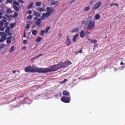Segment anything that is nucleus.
<instances>
[{"label": "nucleus", "mask_w": 125, "mask_h": 125, "mask_svg": "<svg viewBox=\"0 0 125 125\" xmlns=\"http://www.w3.org/2000/svg\"><path fill=\"white\" fill-rule=\"evenodd\" d=\"M72 63L69 60H67L64 62L62 63L61 61L60 62V64H58L56 65H54L50 67L51 68H53L54 67H57L56 69L54 70L51 69L47 68L45 69L43 71L44 73H46L49 72H51L53 71H55L62 68L65 67H66L68 66L69 65L71 64Z\"/></svg>", "instance_id": "nucleus-1"}, {"label": "nucleus", "mask_w": 125, "mask_h": 125, "mask_svg": "<svg viewBox=\"0 0 125 125\" xmlns=\"http://www.w3.org/2000/svg\"><path fill=\"white\" fill-rule=\"evenodd\" d=\"M92 16H89L87 18L86 22V24L88 23L87 29L88 30H91L94 26L95 23L94 21L92 20Z\"/></svg>", "instance_id": "nucleus-2"}, {"label": "nucleus", "mask_w": 125, "mask_h": 125, "mask_svg": "<svg viewBox=\"0 0 125 125\" xmlns=\"http://www.w3.org/2000/svg\"><path fill=\"white\" fill-rule=\"evenodd\" d=\"M46 9L47 11L46 13H44L42 14L41 18L42 19L44 20L45 18L48 17L50 15L51 13L54 12L55 10L53 8L48 7L46 8Z\"/></svg>", "instance_id": "nucleus-3"}, {"label": "nucleus", "mask_w": 125, "mask_h": 125, "mask_svg": "<svg viewBox=\"0 0 125 125\" xmlns=\"http://www.w3.org/2000/svg\"><path fill=\"white\" fill-rule=\"evenodd\" d=\"M71 98L70 96L68 97H66L65 96H62L61 98V100L66 103H69L70 102Z\"/></svg>", "instance_id": "nucleus-4"}, {"label": "nucleus", "mask_w": 125, "mask_h": 125, "mask_svg": "<svg viewBox=\"0 0 125 125\" xmlns=\"http://www.w3.org/2000/svg\"><path fill=\"white\" fill-rule=\"evenodd\" d=\"M24 70L26 72H29L33 73L37 71L35 69L33 68L31 65L26 67L24 69Z\"/></svg>", "instance_id": "nucleus-5"}, {"label": "nucleus", "mask_w": 125, "mask_h": 125, "mask_svg": "<svg viewBox=\"0 0 125 125\" xmlns=\"http://www.w3.org/2000/svg\"><path fill=\"white\" fill-rule=\"evenodd\" d=\"M101 4V2L99 1L97 2L93 7L92 10H96L99 8Z\"/></svg>", "instance_id": "nucleus-6"}, {"label": "nucleus", "mask_w": 125, "mask_h": 125, "mask_svg": "<svg viewBox=\"0 0 125 125\" xmlns=\"http://www.w3.org/2000/svg\"><path fill=\"white\" fill-rule=\"evenodd\" d=\"M3 35L1 36V38L0 37V42L4 41L7 38L6 36L7 34L6 33H4Z\"/></svg>", "instance_id": "nucleus-7"}, {"label": "nucleus", "mask_w": 125, "mask_h": 125, "mask_svg": "<svg viewBox=\"0 0 125 125\" xmlns=\"http://www.w3.org/2000/svg\"><path fill=\"white\" fill-rule=\"evenodd\" d=\"M71 43V40L69 39L68 36L67 37L66 41L65 42V43L67 46L70 45Z\"/></svg>", "instance_id": "nucleus-8"}, {"label": "nucleus", "mask_w": 125, "mask_h": 125, "mask_svg": "<svg viewBox=\"0 0 125 125\" xmlns=\"http://www.w3.org/2000/svg\"><path fill=\"white\" fill-rule=\"evenodd\" d=\"M12 6L14 10L17 11H19L20 9L21 8V7L20 6H16L15 5H12Z\"/></svg>", "instance_id": "nucleus-9"}, {"label": "nucleus", "mask_w": 125, "mask_h": 125, "mask_svg": "<svg viewBox=\"0 0 125 125\" xmlns=\"http://www.w3.org/2000/svg\"><path fill=\"white\" fill-rule=\"evenodd\" d=\"M42 20L41 19L39 18L36 20L35 22V24L38 26H39L41 23Z\"/></svg>", "instance_id": "nucleus-10"}, {"label": "nucleus", "mask_w": 125, "mask_h": 125, "mask_svg": "<svg viewBox=\"0 0 125 125\" xmlns=\"http://www.w3.org/2000/svg\"><path fill=\"white\" fill-rule=\"evenodd\" d=\"M12 37H13V36H10V37L7 38V40L6 41V42L8 44H10L11 42V39Z\"/></svg>", "instance_id": "nucleus-11"}, {"label": "nucleus", "mask_w": 125, "mask_h": 125, "mask_svg": "<svg viewBox=\"0 0 125 125\" xmlns=\"http://www.w3.org/2000/svg\"><path fill=\"white\" fill-rule=\"evenodd\" d=\"M79 31V29L76 28H74L73 29L72 31H71V33L76 32H78Z\"/></svg>", "instance_id": "nucleus-12"}, {"label": "nucleus", "mask_w": 125, "mask_h": 125, "mask_svg": "<svg viewBox=\"0 0 125 125\" xmlns=\"http://www.w3.org/2000/svg\"><path fill=\"white\" fill-rule=\"evenodd\" d=\"M79 35L78 34H75L72 38L73 41V42H76V38Z\"/></svg>", "instance_id": "nucleus-13"}, {"label": "nucleus", "mask_w": 125, "mask_h": 125, "mask_svg": "<svg viewBox=\"0 0 125 125\" xmlns=\"http://www.w3.org/2000/svg\"><path fill=\"white\" fill-rule=\"evenodd\" d=\"M88 40L90 41V42L92 43H94V46H95V44L97 42V41L96 40H91L90 39H88Z\"/></svg>", "instance_id": "nucleus-14"}, {"label": "nucleus", "mask_w": 125, "mask_h": 125, "mask_svg": "<svg viewBox=\"0 0 125 125\" xmlns=\"http://www.w3.org/2000/svg\"><path fill=\"white\" fill-rule=\"evenodd\" d=\"M33 12L34 13V15L35 16L38 17H40V14L39 13L35 11H33Z\"/></svg>", "instance_id": "nucleus-15"}, {"label": "nucleus", "mask_w": 125, "mask_h": 125, "mask_svg": "<svg viewBox=\"0 0 125 125\" xmlns=\"http://www.w3.org/2000/svg\"><path fill=\"white\" fill-rule=\"evenodd\" d=\"M62 94L64 95L68 96L70 95V93L66 90L63 91L62 92Z\"/></svg>", "instance_id": "nucleus-16"}, {"label": "nucleus", "mask_w": 125, "mask_h": 125, "mask_svg": "<svg viewBox=\"0 0 125 125\" xmlns=\"http://www.w3.org/2000/svg\"><path fill=\"white\" fill-rule=\"evenodd\" d=\"M43 55V54H39V55H37V56H36V57H35L33 58L32 59H30V61H31V62H33V60L41 56H42V55Z\"/></svg>", "instance_id": "nucleus-17"}, {"label": "nucleus", "mask_w": 125, "mask_h": 125, "mask_svg": "<svg viewBox=\"0 0 125 125\" xmlns=\"http://www.w3.org/2000/svg\"><path fill=\"white\" fill-rule=\"evenodd\" d=\"M85 35V32L84 31H82L80 33V36L82 38H83Z\"/></svg>", "instance_id": "nucleus-18"}, {"label": "nucleus", "mask_w": 125, "mask_h": 125, "mask_svg": "<svg viewBox=\"0 0 125 125\" xmlns=\"http://www.w3.org/2000/svg\"><path fill=\"white\" fill-rule=\"evenodd\" d=\"M33 4V2H31L28 6L27 7V9H30L32 7V5Z\"/></svg>", "instance_id": "nucleus-19"}, {"label": "nucleus", "mask_w": 125, "mask_h": 125, "mask_svg": "<svg viewBox=\"0 0 125 125\" xmlns=\"http://www.w3.org/2000/svg\"><path fill=\"white\" fill-rule=\"evenodd\" d=\"M6 13H11L12 12L11 9L8 8L6 9Z\"/></svg>", "instance_id": "nucleus-20"}, {"label": "nucleus", "mask_w": 125, "mask_h": 125, "mask_svg": "<svg viewBox=\"0 0 125 125\" xmlns=\"http://www.w3.org/2000/svg\"><path fill=\"white\" fill-rule=\"evenodd\" d=\"M42 38L40 37H38L36 40V42L38 43L40 42L42 40Z\"/></svg>", "instance_id": "nucleus-21"}, {"label": "nucleus", "mask_w": 125, "mask_h": 125, "mask_svg": "<svg viewBox=\"0 0 125 125\" xmlns=\"http://www.w3.org/2000/svg\"><path fill=\"white\" fill-rule=\"evenodd\" d=\"M32 34L34 35H36L37 33V31L35 30H33L32 31Z\"/></svg>", "instance_id": "nucleus-22"}, {"label": "nucleus", "mask_w": 125, "mask_h": 125, "mask_svg": "<svg viewBox=\"0 0 125 125\" xmlns=\"http://www.w3.org/2000/svg\"><path fill=\"white\" fill-rule=\"evenodd\" d=\"M51 4L52 5H54L55 4H57L58 3L56 1H52L50 2Z\"/></svg>", "instance_id": "nucleus-23"}, {"label": "nucleus", "mask_w": 125, "mask_h": 125, "mask_svg": "<svg viewBox=\"0 0 125 125\" xmlns=\"http://www.w3.org/2000/svg\"><path fill=\"white\" fill-rule=\"evenodd\" d=\"M13 5H15L16 6H20V4L17 1H13Z\"/></svg>", "instance_id": "nucleus-24"}, {"label": "nucleus", "mask_w": 125, "mask_h": 125, "mask_svg": "<svg viewBox=\"0 0 125 125\" xmlns=\"http://www.w3.org/2000/svg\"><path fill=\"white\" fill-rule=\"evenodd\" d=\"M90 9V8L89 7H85L84 10L83 11H88Z\"/></svg>", "instance_id": "nucleus-25"}, {"label": "nucleus", "mask_w": 125, "mask_h": 125, "mask_svg": "<svg viewBox=\"0 0 125 125\" xmlns=\"http://www.w3.org/2000/svg\"><path fill=\"white\" fill-rule=\"evenodd\" d=\"M100 17V15L99 14H97L95 15V19L96 20L98 19Z\"/></svg>", "instance_id": "nucleus-26"}, {"label": "nucleus", "mask_w": 125, "mask_h": 125, "mask_svg": "<svg viewBox=\"0 0 125 125\" xmlns=\"http://www.w3.org/2000/svg\"><path fill=\"white\" fill-rule=\"evenodd\" d=\"M114 5H115L116 6H117L118 7V3H112L110 4V6H112Z\"/></svg>", "instance_id": "nucleus-27"}, {"label": "nucleus", "mask_w": 125, "mask_h": 125, "mask_svg": "<svg viewBox=\"0 0 125 125\" xmlns=\"http://www.w3.org/2000/svg\"><path fill=\"white\" fill-rule=\"evenodd\" d=\"M68 81V80L67 79H65L64 80L60 82H59V83H64L65 82H66Z\"/></svg>", "instance_id": "nucleus-28"}, {"label": "nucleus", "mask_w": 125, "mask_h": 125, "mask_svg": "<svg viewBox=\"0 0 125 125\" xmlns=\"http://www.w3.org/2000/svg\"><path fill=\"white\" fill-rule=\"evenodd\" d=\"M37 11H39L41 12L44 11V10L42 8H41L40 7L38 8L37 9Z\"/></svg>", "instance_id": "nucleus-29"}, {"label": "nucleus", "mask_w": 125, "mask_h": 125, "mask_svg": "<svg viewBox=\"0 0 125 125\" xmlns=\"http://www.w3.org/2000/svg\"><path fill=\"white\" fill-rule=\"evenodd\" d=\"M12 2V0H7L6 1V4H7L9 3H11Z\"/></svg>", "instance_id": "nucleus-30"}, {"label": "nucleus", "mask_w": 125, "mask_h": 125, "mask_svg": "<svg viewBox=\"0 0 125 125\" xmlns=\"http://www.w3.org/2000/svg\"><path fill=\"white\" fill-rule=\"evenodd\" d=\"M51 27L50 26H49L47 27L45 29V32L47 33L49 30L50 29Z\"/></svg>", "instance_id": "nucleus-31"}, {"label": "nucleus", "mask_w": 125, "mask_h": 125, "mask_svg": "<svg viewBox=\"0 0 125 125\" xmlns=\"http://www.w3.org/2000/svg\"><path fill=\"white\" fill-rule=\"evenodd\" d=\"M41 4V3L40 2H37L36 3V5L37 6H39Z\"/></svg>", "instance_id": "nucleus-32"}, {"label": "nucleus", "mask_w": 125, "mask_h": 125, "mask_svg": "<svg viewBox=\"0 0 125 125\" xmlns=\"http://www.w3.org/2000/svg\"><path fill=\"white\" fill-rule=\"evenodd\" d=\"M10 27H7V29L5 30V31L6 33H8V32H10Z\"/></svg>", "instance_id": "nucleus-33"}, {"label": "nucleus", "mask_w": 125, "mask_h": 125, "mask_svg": "<svg viewBox=\"0 0 125 125\" xmlns=\"http://www.w3.org/2000/svg\"><path fill=\"white\" fill-rule=\"evenodd\" d=\"M18 15V12H15L13 16L15 17H17Z\"/></svg>", "instance_id": "nucleus-34"}, {"label": "nucleus", "mask_w": 125, "mask_h": 125, "mask_svg": "<svg viewBox=\"0 0 125 125\" xmlns=\"http://www.w3.org/2000/svg\"><path fill=\"white\" fill-rule=\"evenodd\" d=\"M45 32V31L44 30H42L41 31L40 33V35H44Z\"/></svg>", "instance_id": "nucleus-35"}, {"label": "nucleus", "mask_w": 125, "mask_h": 125, "mask_svg": "<svg viewBox=\"0 0 125 125\" xmlns=\"http://www.w3.org/2000/svg\"><path fill=\"white\" fill-rule=\"evenodd\" d=\"M33 17V16L29 15L27 16V18L29 19H31Z\"/></svg>", "instance_id": "nucleus-36"}, {"label": "nucleus", "mask_w": 125, "mask_h": 125, "mask_svg": "<svg viewBox=\"0 0 125 125\" xmlns=\"http://www.w3.org/2000/svg\"><path fill=\"white\" fill-rule=\"evenodd\" d=\"M15 25L13 23H11L10 24V27L11 28H12L14 27Z\"/></svg>", "instance_id": "nucleus-37"}, {"label": "nucleus", "mask_w": 125, "mask_h": 125, "mask_svg": "<svg viewBox=\"0 0 125 125\" xmlns=\"http://www.w3.org/2000/svg\"><path fill=\"white\" fill-rule=\"evenodd\" d=\"M83 49V48H82L81 49H80L77 52V54L78 53H82L83 52H82V49Z\"/></svg>", "instance_id": "nucleus-38"}, {"label": "nucleus", "mask_w": 125, "mask_h": 125, "mask_svg": "<svg viewBox=\"0 0 125 125\" xmlns=\"http://www.w3.org/2000/svg\"><path fill=\"white\" fill-rule=\"evenodd\" d=\"M4 23L2 21H0V27H1L3 25Z\"/></svg>", "instance_id": "nucleus-39"}, {"label": "nucleus", "mask_w": 125, "mask_h": 125, "mask_svg": "<svg viewBox=\"0 0 125 125\" xmlns=\"http://www.w3.org/2000/svg\"><path fill=\"white\" fill-rule=\"evenodd\" d=\"M30 27V25L28 24H27L26 25V26H25V28L26 29H28Z\"/></svg>", "instance_id": "nucleus-40"}, {"label": "nucleus", "mask_w": 125, "mask_h": 125, "mask_svg": "<svg viewBox=\"0 0 125 125\" xmlns=\"http://www.w3.org/2000/svg\"><path fill=\"white\" fill-rule=\"evenodd\" d=\"M10 50L13 52L14 50V47L13 46H12L10 48Z\"/></svg>", "instance_id": "nucleus-41"}, {"label": "nucleus", "mask_w": 125, "mask_h": 125, "mask_svg": "<svg viewBox=\"0 0 125 125\" xmlns=\"http://www.w3.org/2000/svg\"><path fill=\"white\" fill-rule=\"evenodd\" d=\"M32 12V11L31 10H29L28 12L27 13L29 14H31Z\"/></svg>", "instance_id": "nucleus-42"}, {"label": "nucleus", "mask_w": 125, "mask_h": 125, "mask_svg": "<svg viewBox=\"0 0 125 125\" xmlns=\"http://www.w3.org/2000/svg\"><path fill=\"white\" fill-rule=\"evenodd\" d=\"M18 1L19 2L21 3H24V2L22 0H18Z\"/></svg>", "instance_id": "nucleus-43"}, {"label": "nucleus", "mask_w": 125, "mask_h": 125, "mask_svg": "<svg viewBox=\"0 0 125 125\" xmlns=\"http://www.w3.org/2000/svg\"><path fill=\"white\" fill-rule=\"evenodd\" d=\"M4 27H0V30L1 31H3L4 29Z\"/></svg>", "instance_id": "nucleus-44"}, {"label": "nucleus", "mask_w": 125, "mask_h": 125, "mask_svg": "<svg viewBox=\"0 0 125 125\" xmlns=\"http://www.w3.org/2000/svg\"><path fill=\"white\" fill-rule=\"evenodd\" d=\"M82 24H84L85 23V20H83L81 22Z\"/></svg>", "instance_id": "nucleus-45"}, {"label": "nucleus", "mask_w": 125, "mask_h": 125, "mask_svg": "<svg viewBox=\"0 0 125 125\" xmlns=\"http://www.w3.org/2000/svg\"><path fill=\"white\" fill-rule=\"evenodd\" d=\"M34 20H37L39 18H38L37 17H35L33 18Z\"/></svg>", "instance_id": "nucleus-46"}, {"label": "nucleus", "mask_w": 125, "mask_h": 125, "mask_svg": "<svg viewBox=\"0 0 125 125\" xmlns=\"http://www.w3.org/2000/svg\"><path fill=\"white\" fill-rule=\"evenodd\" d=\"M10 32H8L7 33L8 35L11 36V35H12V34Z\"/></svg>", "instance_id": "nucleus-47"}, {"label": "nucleus", "mask_w": 125, "mask_h": 125, "mask_svg": "<svg viewBox=\"0 0 125 125\" xmlns=\"http://www.w3.org/2000/svg\"><path fill=\"white\" fill-rule=\"evenodd\" d=\"M5 33H4L2 32H0V36L3 35V34H4Z\"/></svg>", "instance_id": "nucleus-48"}, {"label": "nucleus", "mask_w": 125, "mask_h": 125, "mask_svg": "<svg viewBox=\"0 0 125 125\" xmlns=\"http://www.w3.org/2000/svg\"><path fill=\"white\" fill-rule=\"evenodd\" d=\"M90 34V32L88 31H87L85 32V34L86 35H89Z\"/></svg>", "instance_id": "nucleus-49"}, {"label": "nucleus", "mask_w": 125, "mask_h": 125, "mask_svg": "<svg viewBox=\"0 0 125 125\" xmlns=\"http://www.w3.org/2000/svg\"><path fill=\"white\" fill-rule=\"evenodd\" d=\"M5 15L6 16H7V17H9V18L10 17V16L9 15V14H6Z\"/></svg>", "instance_id": "nucleus-50"}, {"label": "nucleus", "mask_w": 125, "mask_h": 125, "mask_svg": "<svg viewBox=\"0 0 125 125\" xmlns=\"http://www.w3.org/2000/svg\"><path fill=\"white\" fill-rule=\"evenodd\" d=\"M23 43L24 44H25L26 43V40H24L23 41Z\"/></svg>", "instance_id": "nucleus-51"}, {"label": "nucleus", "mask_w": 125, "mask_h": 125, "mask_svg": "<svg viewBox=\"0 0 125 125\" xmlns=\"http://www.w3.org/2000/svg\"><path fill=\"white\" fill-rule=\"evenodd\" d=\"M23 37H26V34H25V31H24Z\"/></svg>", "instance_id": "nucleus-52"}, {"label": "nucleus", "mask_w": 125, "mask_h": 125, "mask_svg": "<svg viewBox=\"0 0 125 125\" xmlns=\"http://www.w3.org/2000/svg\"><path fill=\"white\" fill-rule=\"evenodd\" d=\"M75 0H72L70 2V3H73V2H74L75 1Z\"/></svg>", "instance_id": "nucleus-53"}, {"label": "nucleus", "mask_w": 125, "mask_h": 125, "mask_svg": "<svg viewBox=\"0 0 125 125\" xmlns=\"http://www.w3.org/2000/svg\"><path fill=\"white\" fill-rule=\"evenodd\" d=\"M123 64H124V63H123V62L122 61H121L120 63V64L121 65H123Z\"/></svg>", "instance_id": "nucleus-54"}, {"label": "nucleus", "mask_w": 125, "mask_h": 125, "mask_svg": "<svg viewBox=\"0 0 125 125\" xmlns=\"http://www.w3.org/2000/svg\"><path fill=\"white\" fill-rule=\"evenodd\" d=\"M2 21L3 22H5L6 21V20L5 19L2 20Z\"/></svg>", "instance_id": "nucleus-55"}, {"label": "nucleus", "mask_w": 125, "mask_h": 125, "mask_svg": "<svg viewBox=\"0 0 125 125\" xmlns=\"http://www.w3.org/2000/svg\"><path fill=\"white\" fill-rule=\"evenodd\" d=\"M5 24L6 25H8L9 24V23L8 22H7L5 23Z\"/></svg>", "instance_id": "nucleus-56"}, {"label": "nucleus", "mask_w": 125, "mask_h": 125, "mask_svg": "<svg viewBox=\"0 0 125 125\" xmlns=\"http://www.w3.org/2000/svg\"><path fill=\"white\" fill-rule=\"evenodd\" d=\"M16 72H17V71H12V72L14 73H15Z\"/></svg>", "instance_id": "nucleus-57"}, {"label": "nucleus", "mask_w": 125, "mask_h": 125, "mask_svg": "<svg viewBox=\"0 0 125 125\" xmlns=\"http://www.w3.org/2000/svg\"><path fill=\"white\" fill-rule=\"evenodd\" d=\"M3 1H4V0H0V3H1Z\"/></svg>", "instance_id": "nucleus-58"}, {"label": "nucleus", "mask_w": 125, "mask_h": 125, "mask_svg": "<svg viewBox=\"0 0 125 125\" xmlns=\"http://www.w3.org/2000/svg\"><path fill=\"white\" fill-rule=\"evenodd\" d=\"M59 37H60L61 36V33H59Z\"/></svg>", "instance_id": "nucleus-59"}, {"label": "nucleus", "mask_w": 125, "mask_h": 125, "mask_svg": "<svg viewBox=\"0 0 125 125\" xmlns=\"http://www.w3.org/2000/svg\"><path fill=\"white\" fill-rule=\"evenodd\" d=\"M2 16L0 15V19H1L2 18Z\"/></svg>", "instance_id": "nucleus-60"}, {"label": "nucleus", "mask_w": 125, "mask_h": 125, "mask_svg": "<svg viewBox=\"0 0 125 125\" xmlns=\"http://www.w3.org/2000/svg\"><path fill=\"white\" fill-rule=\"evenodd\" d=\"M2 14H3L1 12H0V15H2Z\"/></svg>", "instance_id": "nucleus-61"}, {"label": "nucleus", "mask_w": 125, "mask_h": 125, "mask_svg": "<svg viewBox=\"0 0 125 125\" xmlns=\"http://www.w3.org/2000/svg\"><path fill=\"white\" fill-rule=\"evenodd\" d=\"M17 72H18L19 73H20V71L19 70V71H17Z\"/></svg>", "instance_id": "nucleus-62"}]
</instances>
